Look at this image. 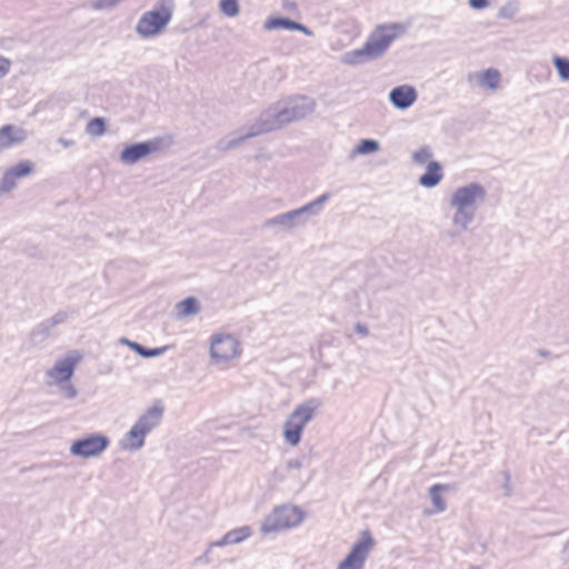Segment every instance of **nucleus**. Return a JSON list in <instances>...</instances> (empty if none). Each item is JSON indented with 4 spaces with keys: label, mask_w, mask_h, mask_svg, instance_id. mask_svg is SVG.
<instances>
[{
    "label": "nucleus",
    "mask_w": 569,
    "mask_h": 569,
    "mask_svg": "<svg viewBox=\"0 0 569 569\" xmlns=\"http://www.w3.org/2000/svg\"><path fill=\"white\" fill-rule=\"evenodd\" d=\"M380 149V143L373 139H362L351 151L350 157L355 158L359 154H369L377 152Z\"/></svg>",
    "instance_id": "obj_24"
},
{
    "label": "nucleus",
    "mask_w": 569,
    "mask_h": 569,
    "mask_svg": "<svg viewBox=\"0 0 569 569\" xmlns=\"http://www.w3.org/2000/svg\"><path fill=\"white\" fill-rule=\"evenodd\" d=\"M87 132L93 137H100L106 132V123L102 118H93L87 124Z\"/></svg>",
    "instance_id": "obj_32"
},
{
    "label": "nucleus",
    "mask_w": 569,
    "mask_h": 569,
    "mask_svg": "<svg viewBox=\"0 0 569 569\" xmlns=\"http://www.w3.org/2000/svg\"><path fill=\"white\" fill-rule=\"evenodd\" d=\"M567 547H569V540L567 541Z\"/></svg>",
    "instance_id": "obj_45"
},
{
    "label": "nucleus",
    "mask_w": 569,
    "mask_h": 569,
    "mask_svg": "<svg viewBox=\"0 0 569 569\" xmlns=\"http://www.w3.org/2000/svg\"><path fill=\"white\" fill-rule=\"evenodd\" d=\"M406 32L401 23H385L376 27L369 34L365 46L373 60L380 59L389 50L392 42Z\"/></svg>",
    "instance_id": "obj_6"
},
{
    "label": "nucleus",
    "mask_w": 569,
    "mask_h": 569,
    "mask_svg": "<svg viewBox=\"0 0 569 569\" xmlns=\"http://www.w3.org/2000/svg\"><path fill=\"white\" fill-rule=\"evenodd\" d=\"M442 167L438 161H430L426 171L419 178V183L425 188H433L442 180Z\"/></svg>",
    "instance_id": "obj_19"
},
{
    "label": "nucleus",
    "mask_w": 569,
    "mask_h": 569,
    "mask_svg": "<svg viewBox=\"0 0 569 569\" xmlns=\"http://www.w3.org/2000/svg\"><path fill=\"white\" fill-rule=\"evenodd\" d=\"M240 355V343L232 335L214 333L211 336L210 357L214 365L227 368Z\"/></svg>",
    "instance_id": "obj_7"
},
{
    "label": "nucleus",
    "mask_w": 569,
    "mask_h": 569,
    "mask_svg": "<svg viewBox=\"0 0 569 569\" xmlns=\"http://www.w3.org/2000/svg\"><path fill=\"white\" fill-rule=\"evenodd\" d=\"M305 519L303 511L291 505L276 507L262 521L260 531L262 535H272L290 530L302 523Z\"/></svg>",
    "instance_id": "obj_5"
},
{
    "label": "nucleus",
    "mask_w": 569,
    "mask_h": 569,
    "mask_svg": "<svg viewBox=\"0 0 569 569\" xmlns=\"http://www.w3.org/2000/svg\"><path fill=\"white\" fill-rule=\"evenodd\" d=\"M68 319V312L67 311H58L54 313L51 318L43 320L40 322L31 332V336L37 339L40 338V340H43L50 336L53 335V329L63 322H66Z\"/></svg>",
    "instance_id": "obj_16"
},
{
    "label": "nucleus",
    "mask_w": 569,
    "mask_h": 569,
    "mask_svg": "<svg viewBox=\"0 0 569 569\" xmlns=\"http://www.w3.org/2000/svg\"><path fill=\"white\" fill-rule=\"evenodd\" d=\"M468 4L476 10H482L489 6L488 0H468Z\"/></svg>",
    "instance_id": "obj_37"
},
{
    "label": "nucleus",
    "mask_w": 569,
    "mask_h": 569,
    "mask_svg": "<svg viewBox=\"0 0 569 569\" xmlns=\"http://www.w3.org/2000/svg\"><path fill=\"white\" fill-rule=\"evenodd\" d=\"M128 342H131V341H130V340H128V339H126V338H123V339H122V343H124V345H127V346H128Z\"/></svg>",
    "instance_id": "obj_44"
},
{
    "label": "nucleus",
    "mask_w": 569,
    "mask_h": 569,
    "mask_svg": "<svg viewBox=\"0 0 569 569\" xmlns=\"http://www.w3.org/2000/svg\"><path fill=\"white\" fill-rule=\"evenodd\" d=\"M10 66L11 62L7 58L0 56V78H3L9 73Z\"/></svg>",
    "instance_id": "obj_36"
},
{
    "label": "nucleus",
    "mask_w": 569,
    "mask_h": 569,
    "mask_svg": "<svg viewBox=\"0 0 569 569\" xmlns=\"http://www.w3.org/2000/svg\"><path fill=\"white\" fill-rule=\"evenodd\" d=\"M340 60L343 64L347 66H359L369 61H373L365 44L362 48L345 52Z\"/></svg>",
    "instance_id": "obj_21"
},
{
    "label": "nucleus",
    "mask_w": 569,
    "mask_h": 569,
    "mask_svg": "<svg viewBox=\"0 0 569 569\" xmlns=\"http://www.w3.org/2000/svg\"><path fill=\"white\" fill-rule=\"evenodd\" d=\"M331 193L325 192L312 201L300 208L277 214L264 221L266 228H278L280 231H292L297 228L306 227L312 219L319 217L330 200Z\"/></svg>",
    "instance_id": "obj_3"
},
{
    "label": "nucleus",
    "mask_w": 569,
    "mask_h": 569,
    "mask_svg": "<svg viewBox=\"0 0 569 569\" xmlns=\"http://www.w3.org/2000/svg\"><path fill=\"white\" fill-rule=\"evenodd\" d=\"M171 17V10L163 2H159L139 18L136 31L142 38L157 36L170 22Z\"/></svg>",
    "instance_id": "obj_8"
},
{
    "label": "nucleus",
    "mask_w": 569,
    "mask_h": 569,
    "mask_svg": "<svg viewBox=\"0 0 569 569\" xmlns=\"http://www.w3.org/2000/svg\"><path fill=\"white\" fill-rule=\"evenodd\" d=\"M453 490V486L450 483H436L429 488V498L432 502L433 509L427 511V513H441L447 509V502L442 493L445 491Z\"/></svg>",
    "instance_id": "obj_17"
},
{
    "label": "nucleus",
    "mask_w": 569,
    "mask_h": 569,
    "mask_svg": "<svg viewBox=\"0 0 569 569\" xmlns=\"http://www.w3.org/2000/svg\"><path fill=\"white\" fill-rule=\"evenodd\" d=\"M219 9L226 17L233 18L239 14L238 0H220Z\"/></svg>",
    "instance_id": "obj_30"
},
{
    "label": "nucleus",
    "mask_w": 569,
    "mask_h": 569,
    "mask_svg": "<svg viewBox=\"0 0 569 569\" xmlns=\"http://www.w3.org/2000/svg\"><path fill=\"white\" fill-rule=\"evenodd\" d=\"M29 137L26 129L14 124H4L0 128V151L23 143Z\"/></svg>",
    "instance_id": "obj_14"
},
{
    "label": "nucleus",
    "mask_w": 569,
    "mask_h": 569,
    "mask_svg": "<svg viewBox=\"0 0 569 569\" xmlns=\"http://www.w3.org/2000/svg\"><path fill=\"white\" fill-rule=\"evenodd\" d=\"M128 346L143 358L158 357L167 350V347L149 349L138 342H128Z\"/></svg>",
    "instance_id": "obj_27"
},
{
    "label": "nucleus",
    "mask_w": 569,
    "mask_h": 569,
    "mask_svg": "<svg viewBox=\"0 0 569 569\" xmlns=\"http://www.w3.org/2000/svg\"><path fill=\"white\" fill-rule=\"evenodd\" d=\"M510 475L509 473H505V490H506V496H510L511 495V488H510Z\"/></svg>",
    "instance_id": "obj_42"
},
{
    "label": "nucleus",
    "mask_w": 569,
    "mask_h": 569,
    "mask_svg": "<svg viewBox=\"0 0 569 569\" xmlns=\"http://www.w3.org/2000/svg\"><path fill=\"white\" fill-rule=\"evenodd\" d=\"M355 330H356L357 333H359L362 337H368L369 336V329L363 323H360V322L356 323L355 325Z\"/></svg>",
    "instance_id": "obj_39"
},
{
    "label": "nucleus",
    "mask_w": 569,
    "mask_h": 569,
    "mask_svg": "<svg viewBox=\"0 0 569 569\" xmlns=\"http://www.w3.org/2000/svg\"><path fill=\"white\" fill-rule=\"evenodd\" d=\"M433 156L432 149L430 146H421L417 150H415L411 154V159L416 164L422 166L428 164Z\"/></svg>",
    "instance_id": "obj_26"
},
{
    "label": "nucleus",
    "mask_w": 569,
    "mask_h": 569,
    "mask_svg": "<svg viewBox=\"0 0 569 569\" xmlns=\"http://www.w3.org/2000/svg\"><path fill=\"white\" fill-rule=\"evenodd\" d=\"M81 359L82 355L77 350H72L63 358L58 359L54 366L47 371V376L52 379L54 385L69 381Z\"/></svg>",
    "instance_id": "obj_12"
},
{
    "label": "nucleus",
    "mask_w": 569,
    "mask_h": 569,
    "mask_svg": "<svg viewBox=\"0 0 569 569\" xmlns=\"http://www.w3.org/2000/svg\"><path fill=\"white\" fill-rule=\"evenodd\" d=\"M110 445L107 436L92 433L77 439L70 447V452L76 457L90 458L101 455Z\"/></svg>",
    "instance_id": "obj_10"
},
{
    "label": "nucleus",
    "mask_w": 569,
    "mask_h": 569,
    "mask_svg": "<svg viewBox=\"0 0 569 569\" xmlns=\"http://www.w3.org/2000/svg\"><path fill=\"white\" fill-rule=\"evenodd\" d=\"M120 2L121 0H90V6L94 10H111Z\"/></svg>",
    "instance_id": "obj_34"
},
{
    "label": "nucleus",
    "mask_w": 569,
    "mask_h": 569,
    "mask_svg": "<svg viewBox=\"0 0 569 569\" xmlns=\"http://www.w3.org/2000/svg\"><path fill=\"white\" fill-rule=\"evenodd\" d=\"M16 180H17V178L8 169L3 173L2 179H1L0 194L3 193V192H9L12 189H14L16 188Z\"/></svg>",
    "instance_id": "obj_33"
},
{
    "label": "nucleus",
    "mask_w": 569,
    "mask_h": 569,
    "mask_svg": "<svg viewBox=\"0 0 569 569\" xmlns=\"http://www.w3.org/2000/svg\"><path fill=\"white\" fill-rule=\"evenodd\" d=\"M553 66L557 69V72L561 80L568 81L569 80V59L555 56L552 59Z\"/></svg>",
    "instance_id": "obj_29"
},
{
    "label": "nucleus",
    "mask_w": 569,
    "mask_h": 569,
    "mask_svg": "<svg viewBox=\"0 0 569 569\" xmlns=\"http://www.w3.org/2000/svg\"><path fill=\"white\" fill-rule=\"evenodd\" d=\"M146 437L147 433L133 425L121 441V447L126 450L138 451L144 446Z\"/></svg>",
    "instance_id": "obj_20"
},
{
    "label": "nucleus",
    "mask_w": 569,
    "mask_h": 569,
    "mask_svg": "<svg viewBox=\"0 0 569 569\" xmlns=\"http://www.w3.org/2000/svg\"><path fill=\"white\" fill-rule=\"evenodd\" d=\"M478 84L490 90H496L499 87L501 74L495 68H489L477 74Z\"/></svg>",
    "instance_id": "obj_23"
},
{
    "label": "nucleus",
    "mask_w": 569,
    "mask_h": 569,
    "mask_svg": "<svg viewBox=\"0 0 569 569\" xmlns=\"http://www.w3.org/2000/svg\"><path fill=\"white\" fill-rule=\"evenodd\" d=\"M169 143L164 138H153L142 142L128 144L119 154V160L123 164H134L152 153L164 150Z\"/></svg>",
    "instance_id": "obj_9"
},
{
    "label": "nucleus",
    "mask_w": 569,
    "mask_h": 569,
    "mask_svg": "<svg viewBox=\"0 0 569 569\" xmlns=\"http://www.w3.org/2000/svg\"><path fill=\"white\" fill-rule=\"evenodd\" d=\"M60 391L67 399H74L78 396L77 388L69 381L57 383Z\"/></svg>",
    "instance_id": "obj_35"
},
{
    "label": "nucleus",
    "mask_w": 569,
    "mask_h": 569,
    "mask_svg": "<svg viewBox=\"0 0 569 569\" xmlns=\"http://www.w3.org/2000/svg\"><path fill=\"white\" fill-rule=\"evenodd\" d=\"M296 31H300L308 37L313 36V31L300 22H297Z\"/></svg>",
    "instance_id": "obj_40"
},
{
    "label": "nucleus",
    "mask_w": 569,
    "mask_h": 569,
    "mask_svg": "<svg viewBox=\"0 0 569 569\" xmlns=\"http://www.w3.org/2000/svg\"><path fill=\"white\" fill-rule=\"evenodd\" d=\"M114 264L113 263H110L108 267H107V270H106V273L107 276L111 274L113 272V269H114Z\"/></svg>",
    "instance_id": "obj_43"
},
{
    "label": "nucleus",
    "mask_w": 569,
    "mask_h": 569,
    "mask_svg": "<svg viewBox=\"0 0 569 569\" xmlns=\"http://www.w3.org/2000/svg\"><path fill=\"white\" fill-rule=\"evenodd\" d=\"M373 539L368 531H365L351 548L346 558L338 565L337 569H363Z\"/></svg>",
    "instance_id": "obj_11"
},
{
    "label": "nucleus",
    "mask_w": 569,
    "mask_h": 569,
    "mask_svg": "<svg viewBox=\"0 0 569 569\" xmlns=\"http://www.w3.org/2000/svg\"><path fill=\"white\" fill-rule=\"evenodd\" d=\"M252 533V530L249 526H243L240 528L232 529L228 531L221 539L210 543V548L212 547H223L227 545L240 543L247 538H249Z\"/></svg>",
    "instance_id": "obj_18"
},
{
    "label": "nucleus",
    "mask_w": 569,
    "mask_h": 569,
    "mask_svg": "<svg viewBox=\"0 0 569 569\" xmlns=\"http://www.w3.org/2000/svg\"><path fill=\"white\" fill-rule=\"evenodd\" d=\"M58 143L61 144L63 148H70L72 146H74V141L73 140L66 139L63 137H60L58 139Z\"/></svg>",
    "instance_id": "obj_41"
},
{
    "label": "nucleus",
    "mask_w": 569,
    "mask_h": 569,
    "mask_svg": "<svg viewBox=\"0 0 569 569\" xmlns=\"http://www.w3.org/2000/svg\"><path fill=\"white\" fill-rule=\"evenodd\" d=\"M315 107L313 99L306 96L280 100L262 111L254 123L220 139L216 148L222 152L231 150L250 138L278 130L288 123L306 118L313 112Z\"/></svg>",
    "instance_id": "obj_1"
},
{
    "label": "nucleus",
    "mask_w": 569,
    "mask_h": 569,
    "mask_svg": "<svg viewBox=\"0 0 569 569\" xmlns=\"http://www.w3.org/2000/svg\"><path fill=\"white\" fill-rule=\"evenodd\" d=\"M388 97L395 108L407 110L417 101L418 92L413 86L401 84L391 89Z\"/></svg>",
    "instance_id": "obj_13"
},
{
    "label": "nucleus",
    "mask_w": 569,
    "mask_h": 569,
    "mask_svg": "<svg viewBox=\"0 0 569 569\" xmlns=\"http://www.w3.org/2000/svg\"><path fill=\"white\" fill-rule=\"evenodd\" d=\"M520 11L518 0H509L498 11V17L502 19H511Z\"/></svg>",
    "instance_id": "obj_28"
},
{
    "label": "nucleus",
    "mask_w": 569,
    "mask_h": 569,
    "mask_svg": "<svg viewBox=\"0 0 569 569\" xmlns=\"http://www.w3.org/2000/svg\"><path fill=\"white\" fill-rule=\"evenodd\" d=\"M200 310V302L194 297H188L176 305V315L179 319L194 316L199 313Z\"/></svg>",
    "instance_id": "obj_22"
},
{
    "label": "nucleus",
    "mask_w": 569,
    "mask_h": 569,
    "mask_svg": "<svg viewBox=\"0 0 569 569\" xmlns=\"http://www.w3.org/2000/svg\"><path fill=\"white\" fill-rule=\"evenodd\" d=\"M162 416L163 406L157 401L138 418L134 425L148 435L160 425Z\"/></svg>",
    "instance_id": "obj_15"
},
{
    "label": "nucleus",
    "mask_w": 569,
    "mask_h": 569,
    "mask_svg": "<svg viewBox=\"0 0 569 569\" xmlns=\"http://www.w3.org/2000/svg\"><path fill=\"white\" fill-rule=\"evenodd\" d=\"M321 406V400L312 397L295 407L283 422L282 436L286 443L296 447L301 442L306 426L317 416Z\"/></svg>",
    "instance_id": "obj_4"
},
{
    "label": "nucleus",
    "mask_w": 569,
    "mask_h": 569,
    "mask_svg": "<svg viewBox=\"0 0 569 569\" xmlns=\"http://www.w3.org/2000/svg\"><path fill=\"white\" fill-rule=\"evenodd\" d=\"M9 170L17 179H19V178H23V177L30 174L33 171V164H32V162L24 160V161L18 162L13 167H11Z\"/></svg>",
    "instance_id": "obj_31"
},
{
    "label": "nucleus",
    "mask_w": 569,
    "mask_h": 569,
    "mask_svg": "<svg viewBox=\"0 0 569 569\" xmlns=\"http://www.w3.org/2000/svg\"><path fill=\"white\" fill-rule=\"evenodd\" d=\"M486 198L487 190L478 182L459 187L452 192L449 204L453 210L452 224L458 229L457 234L468 230L476 218L479 204ZM451 236L455 237L456 233L452 232Z\"/></svg>",
    "instance_id": "obj_2"
},
{
    "label": "nucleus",
    "mask_w": 569,
    "mask_h": 569,
    "mask_svg": "<svg viewBox=\"0 0 569 569\" xmlns=\"http://www.w3.org/2000/svg\"><path fill=\"white\" fill-rule=\"evenodd\" d=\"M286 468L288 470H290V469L299 470L302 468V461L300 459H290L286 462Z\"/></svg>",
    "instance_id": "obj_38"
},
{
    "label": "nucleus",
    "mask_w": 569,
    "mask_h": 569,
    "mask_svg": "<svg viewBox=\"0 0 569 569\" xmlns=\"http://www.w3.org/2000/svg\"><path fill=\"white\" fill-rule=\"evenodd\" d=\"M297 21L290 20L288 18L273 17L266 20L263 28L266 30H274V29H288L296 30Z\"/></svg>",
    "instance_id": "obj_25"
}]
</instances>
